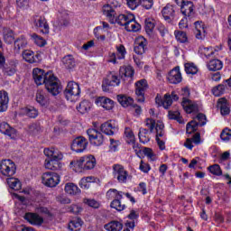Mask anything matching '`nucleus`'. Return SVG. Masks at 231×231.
Masks as SVG:
<instances>
[{
    "instance_id": "1",
    "label": "nucleus",
    "mask_w": 231,
    "mask_h": 231,
    "mask_svg": "<svg viewBox=\"0 0 231 231\" xmlns=\"http://www.w3.org/2000/svg\"><path fill=\"white\" fill-rule=\"evenodd\" d=\"M32 78L36 86L44 84L45 89L51 93L53 97H57L62 91L60 80L53 75V72H46L42 69L35 68L32 70Z\"/></svg>"
},
{
    "instance_id": "2",
    "label": "nucleus",
    "mask_w": 231,
    "mask_h": 231,
    "mask_svg": "<svg viewBox=\"0 0 231 231\" xmlns=\"http://www.w3.org/2000/svg\"><path fill=\"white\" fill-rule=\"evenodd\" d=\"M112 194H114L115 199L111 202L110 207L111 208H115L118 212L125 210V204H122V198H124V194L128 199H130L132 203H136V200L133 196H131L130 193H124L123 191H117L115 189H110L106 192V196L110 197Z\"/></svg>"
},
{
    "instance_id": "3",
    "label": "nucleus",
    "mask_w": 231,
    "mask_h": 231,
    "mask_svg": "<svg viewBox=\"0 0 231 231\" xmlns=\"http://www.w3.org/2000/svg\"><path fill=\"white\" fill-rule=\"evenodd\" d=\"M114 24H119V26H125V30L126 32H138L140 30V25L134 20V14H119Z\"/></svg>"
},
{
    "instance_id": "4",
    "label": "nucleus",
    "mask_w": 231,
    "mask_h": 231,
    "mask_svg": "<svg viewBox=\"0 0 231 231\" xmlns=\"http://www.w3.org/2000/svg\"><path fill=\"white\" fill-rule=\"evenodd\" d=\"M118 6H120L118 0H109L108 4L103 6V14L106 15V19L111 23H115L116 17H118L115 10V8H118Z\"/></svg>"
},
{
    "instance_id": "5",
    "label": "nucleus",
    "mask_w": 231,
    "mask_h": 231,
    "mask_svg": "<svg viewBox=\"0 0 231 231\" xmlns=\"http://www.w3.org/2000/svg\"><path fill=\"white\" fill-rule=\"evenodd\" d=\"M197 120V121H196ZM196 120H192L187 124L186 133L188 134H192V133H196L198 131V126L203 127L207 124V116L205 114L199 113L196 116Z\"/></svg>"
},
{
    "instance_id": "6",
    "label": "nucleus",
    "mask_w": 231,
    "mask_h": 231,
    "mask_svg": "<svg viewBox=\"0 0 231 231\" xmlns=\"http://www.w3.org/2000/svg\"><path fill=\"white\" fill-rule=\"evenodd\" d=\"M17 171V167L15 166V162L12 160H3L0 162V172L3 176H6L7 178H12L15 174Z\"/></svg>"
},
{
    "instance_id": "7",
    "label": "nucleus",
    "mask_w": 231,
    "mask_h": 231,
    "mask_svg": "<svg viewBox=\"0 0 231 231\" xmlns=\"http://www.w3.org/2000/svg\"><path fill=\"white\" fill-rule=\"evenodd\" d=\"M42 183H43L45 187L53 189V187L60 183V176L51 171L45 172L42 176Z\"/></svg>"
},
{
    "instance_id": "8",
    "label": "nucleus",
    "mask_w": 231,
    "mask_h": 231,
    "mask_svg": "<svg viewBox=\"0 0 231 231\" xmlns=\"http://www.w3.org/2000/svg\"><path fill=\"white\" fill-rule=\"evenodd\" d=\"M64 95L67 100L73 102V100H75V97H79L80 95V86L74 81L69 82L64 91Z\"/></svg>"
},
{
    "instance_id": "9",
    "label": "nucleus",
    "mask_w": 231,
    "mask_h": 231,
    "mask_svg": "<svg viewBox=\"0 0 231 231\" xmlns=\"http://www.w3.org/2000/svg\"><path fill=\"white\" fill-rule=\"evenodd\" d=\"M149 88V85L147 84V79H140L135 83V95H136V101L143 104V102H145V91H147V88Z\"/></svg>"
},
{
    "instance_id": "10",
    "label": "nucleus",
    "mask_w": 231,
    "mask_h": 231,
    "mask_svg": "<svg viewBox=\"0 0 231 231\" xmlns=\"http://www.w3.org/2000/svg\"><path fill=\"white\" fill-rule=\"evenodd\" d=\"M87 134L88 140L92 145H97V147L104 143V134L95 128H89L87 130Z\"/></svg>"
},
{
    "instance_id": "11",
    "label": "nucleus",
    "mask_w": 231,
    "mask_h": 231,
    "mask_svg": "<svg viewBox=\"0 0 231 231\" xmlns=\"http://www.w3.org/2000/svg\"><path fill=\"white\" fill-rule=\"evenodd\" d=\"M113 176L117 179L119 183H127V177L129 176V173L122 164H114Z\"/></svg>"
},
{
    "instance_id": "12",
    "label": "nucleus",
    "mask_w": 231,
    "mask_h": 231,
    "mask_svg": "<svg viewBox=\"0 0 231 231\" xmlns=\"http://www.w3.org/2000/svg\"><path fill=\"white\" fill-rule=\"evenodd\" d=\"M176 10L178 7L176 5L167 4L162 10V17L166 23H172L176 17Z\"/></svg>"
},
{
    "instance_id": "13",
    "label": "nucleus",
    "mask_w": 231,
    "mask_h": 231,
    "mask_svg": "<svg viewBox=\"0 0 231 231\" xmlns=\"http://www.w3.org/2000/svg\"><path fill=\"white\" fill-rule=\"evenodd\" d=\"M116 86H120V79L115 73L110 72L103 80L102 89L103 91H109V88Z\"/></svg>"
},
{
    "instance_id": "14",
    "label": "nucleus",
    "mask_w": 231,
    "mask_h": 231,
    "mask_svg": "<svg viewBox=\"0 0 231 231\" xmlns=\"http://www.w3.org/2000/svg\"><path fill=\"white\" fill-rule=\"evenodd\" d=\"M126 3L131 10H136L140 5H142V7L145 8V10H151L154 5L153 0H126Z\"/></svg>"
},
{
    "instance_id": "15",
    "label": "nucleus",
    "mask_w": 231,
    "mask_h": 231,
    "mask_svg": "<svg viewBox=\"0 0 231 231\" xmlns=\"http://www.w3.org/2000/svg\"><path fill=\"white\" fill-rule=\"evenodd\" d=\"M71 149L75 152H84L88 149V139L84 136L76 137L72 142Z\"/></svg>"
},
{
    "instance_id": "16",
    "label": "nucleus",
    "mask_w": 231,
    "mask_h": 231,
    "mask_svg": "<svg viewBox=\"0 0 231 231\" xmlns=\"http://www.w3.org/2000/svg\"><path fill=\"white\" fill-rule=\"evenodd\" d=\"M70 169L75 171V172H84L88 171L87 164H86V157H80L78 160H74L69 163Z\"/></svg>"
},
{
    "instance_id": "17",
    "label": "nucleus",
    "mask_w": 231,
    "mask_h": 231,
    "mask_svg": "<svg viewBox=\"0 0 231 231\" xmlns=\"http://www.w3.org/2000/svg\"><path fill=\"white\" fill-rule=\"evenodd\" d=\"M134 51L136 55H143L147 51V40L143 36H140L136 39Z\"/></svg>"
},
{
    "instance_id": "18",
    "label": "nucleus",
    "mask_w": 231,
    "mask_h": 231,
    "mask_svg": "<svg viewBox=\"0 0 231 231\" xmlns=\"http://www.w3.org/2000/svg\"><path fill=\"white\" fill-rule=\"evenodd\" d=\"M0 133H2V134H5V136H9L11 140H15L17 138V130L10 126L6 122L0 124Z\"/></svg>"
},
{
    "instance_id": "19",
    "label": "nucleus",
    "mask_w": 231,
    "mask_h": 231,
    "mask_svg": "<svg viewBox=\"0 0 231 231\" xmlns=\"http://www.w3.org/2000/svg\"><path fill=\"white\" fill-rule=\"evenodd\" d=\"M43 152L47 158H50V160H53L54 162H60L63 158L62 152H60L59 149L45 148Z\"/></svg>"
},
{
    "instance_id": "20",
    "label": "nucleus",
    "mask_w": 231,
    "mask_h": 231,
    "mask_svg": "<svg viewBox=\"0 0 231 231\" xmlns=\"http://www.w3.org/2000/svg\"><path fill=\"white\" fill-rule=\"evenodd\" d=\"M96 104L97 106H99L104 109H106V111H111V109L115 107V101L106 97H97L96 99Z\"/></svg>"
},
{
    "instance_id": "21",
    "label": "nucleus",
    "mask_w": 231,
    "mask_h": 231,
    "mask_svg": "<svg viewBox=\"0 0 231 231\" xmlns=\"http://www.w3.org/2000/svg\"><path fill=\"white\" fill-rule=\"evenodd\" d=\"M23 59L25 62H29V64H35V62H39V58L41 54H36L33 51L25 50L22 53Z\"/></svg>"
},
{
    "instance_id": "22",
    "label": "nucleus",
    "mask_w": 231,
    "mask_h": 231,
    "mask_svg": "<svg viewBox=\"0 0 231 231\" xmlns=\"http://www.w3.org/2000/svg\"><path fill=\"white\" fill-rule=\"evenodd\" d=\"M168 80L171 84H180V82H181V72H180L179 67L170 71L168 75Z\"/></svg>"
},
{
    "instance_id": "23",
    "label": "nucleus",
    "mask_w": 231,
    "mask_h": 231,
    "mask_svg": "<svg viewBox=\"0 0 231 231\" xmlns=\"http://www.w3.org/2000/svg\"><path fill=\"white\" fill-rule=\"evenodd\" d=\"M25 219L31 225L41 226L42 223H44V218H42V217L39 216L37 213H26Z\"/></svg>"
},
{
    "instance_id": "24",
    "label": "nucleus",
    "mask_w": 231,
    "mask_h": 231,
    "mask_svg": "<svg viewBox=\"0 0 231 231\" xmlns=\"http://www.w3.org/2000/svg\"><path fill=\"white\" fill-rule=\"evenodd\" d=\"M181 106L184 111H186L188 114L196 113L199 111L198 104H196L194 101H190L189 99H184L181 102Z\"/></svg>"
},
{
    "instance_id": "25",
    "label": "nucleus",
    "mask_w": 231,
    "mask_h": 231,
    "mask_svg": "<svg viewBox=\"0 0 231 231\" xmlns=\"http://www.w3.org/2000/svg\"><path fill=\"white\" fill-rule=\"evenodd\" d=\"M217 107L220 109V113L223 116L226 115H230V105H228V101L225 97H221L217 101Z\"/></svg>"
},
{
    "instance_id": "26",
    "label": "nucleus",
    "mask_w": 231,
    "mask_h": 231,
    "mask_svg": "<svg viewBox=\"0 0 231 231\" xmlns=\"http://www.w3.org/2000/svg\"><path fill=\"white\" fill-rule=\"evenodd\" d=\"M164 127L165 126L162 123H160L159 125H156V142H157L161 151H163V149H165V142H163L160 139L164 134V133H163Z\"/></svg>"
},
{
    "instance_id": "27",
    "label": "nucleus",
    "mask_w": 231,
    "mask_h": 231,
    "mask_svg": "<svg viewBox=\"0 0 231 231\" xmlns=\"http://www.w3.org/2000/svg\"><path fill=\"white\" fill-rule=\"evenodd\" d=\"M192 143H195V145H199L201 143V134L199 133H196L192 138H188L186 142L184 143V147L187 149H189L192 151L194 145Z\"/></svg>"
},
{
    "instance_id": "28",
    "label": "nucleus",
    "mask_w": 231,
    "mask_h": 231,
    "mask_svg": "<svg viewBox=\"0 0 231 231\" xmlns=\"http://www.w3.org/2000/svg\"><path fill=\"white\" fill-rule=\"evenodd\" d=\"M8 102H10L8 92L0 90V113H5L8 109Z\"/></svg>"
},
{
    "instance_id": "29",
    "label": "nucleus",
    "mask_w": 231,
    "mask_h": 231,
    "mask_svg": "<svg viewBox=\"0 0 231 231\" xmlns=\"http://www.w3.org/2000/svg\"><path fill=\"white\" fill-rule=\"evenodd\" d=\"M35 26L38 28H42V33H50V25H48V22H46V18L43 16H40L34 21Z\"/></svg>"
},
{
    "instance_id": "30",
    "label": "nucleus",
    "mask_w": 231,
    "mask_h": 231,
    "mask_svg": "<svg viewBox=\"0 0 231 231\" xmlns=\"http://www.w3.org/2000/svg\"><path fill=\"white\" fill-rule=\"evenodd\" d=\"M61 62L63 66H65L66 69H73L75 66H77V62L75 61V58L73 55L69 54L62 58Z\"/></svg>"
},
{
    "instance_id": "31",
    "label": "nucleus",
    "mask_w": 231,
    "mask_h": 231,
    "mask_svg": "<svg viewBox=\"0 0 231 231\" xmlns=\"http://www.w3.org/2000/svg\"><path fill=\"white\" fill-rule=\"evenodd\" d=\"M117 101L123 107H131L134 104V99L125 95H118Z\"/></svg>"
},
{
    "instance_id": "32",
    "label": "nucleus",
    "mask_w": 231,
    "mask_h": 231,
    "mask_svg": "<svg viewBox=\"0 0 231 231\" xmlns=\"http://www.w3.org/2000/svg\"><path fill=\"white\" fill-rule=\"evenodd\" d=\"M105 230L106 231H122L124 225L119 221L113 220L104 226Z\"/></svg>"
},
{
    "instance_id": "33",
    "label": "nucleus",
    "mask_w": 231,
    "mask_h": 231,
    "mask_svg": "<svg viewBox=\"0 0 231 231\" xmlns=\"http://www.w3.org/2000/svg\"><path fill=\"white\" fill-rule=\"evenodd\" d=\"M195 37L196 39H199V41H203L205 39V36L207 35V32H205V28L201 25L199 22H195Z\"/></svg>"
},
{
    "instance_id": "34",
    "label": "nucleus",
    "mask_w": 231,
    "mask_h": 231,
    "mask_svg": "<svg viewBox=\"0 0 231 231\" xmlns=\"http://www.w3.org/2000/svg\"><path fill=\"white\" fill-rule=\"evenodd\" d=\"M207 66L209 71H219V69H223V61L217 59L211 60Z\"/></svg>"
},
{
    "instance_id": "35",
    "label": "nucleus",
    "mask_w": 231,
    "mask_h": 231,
    "mask_svg": "<svg viewBox=\"0 0 231 231\" xmlns=\"http://www.w3.org/2000/svg\"><path fill=\"white\" fill-rule=\"evenodd\" d=\"M100 130L104 133V134H107L108 136H113V134H115L116 132V128L114 127L109 122L102 124Z\"/></svg>"
},
{
    "instance_id": "36",
    "label": "nucleus",
    "mask_w": 231,
    "mask_h": 231,
    "mask_svg": "<svg viewBox=\"0 0 231 231\" xmlns=\"http://www.w3.org/2000/svg\"><path fill=\"white\" fill-rule=\"evenodd\" d=\"M65 192L70 196H76V194H80V189L75 183L69 182L65 185Z\"/></svg>"
},
{
    "instance_id": "37",
    "label": "nucleus",
    "mask_w": 231,
    "mask_h": 231,
    "mask_svg": "<svg viewBox=\"0 0 231 231\" xmlns=\"http://www.w3.org/2000/svg\"><path fill=\"white\" fill-rule=\"evenodd\" d=\"M28 44L26 38L24 36H20L17 40L14 41V50L16 51H21V50H24Z\"/></svg>"
},
{
    "instance_id": "38",
    "label": "nucleus",
    "mask_w": 231,
    "mask_h": 231,
    "mask_svg": "<svg viewBox=\"0 0 231 231\" xmlns=\"http://www.w3.org/2000/svg\"><path fill=\"white\" fill-rule=\"evenodd\" d=\"M36 102L42 106H48V98L46 97L44 90H37Z\"/></svg>"
},
{
    "instance_id": "39",
    "label": "nucleus",
    "mask_w": 231,
    "mask_h": 231,
    "mask_svg": "<svg viewBox=\"0 0 231 231\" xmlns=\"http://www.w3.org/2000/svg\"><path fill=\"white\" fill-rule=\"evenodd\" d=\"M151 133L145 128H142L139 131V140L141 143H149L151 142Z\"/></svg>"
},
{
    "instance_id": "40",
    "label": "nucleus",
    "mask_w": 231,
    "mask_h": 231,
    "mask_svg": "<svg viewBox=\"0 0 231 231\" xmlns=\"http://www.w3.org/2000/svg\"><path fill=\"white\" fill-rule=\"evenodd\" d=\"M45 169H49V171H59L60 169V163L58 161H53L52 159L45 160Z\"/></svg>"
},
{
    "instance_id": "41",
    "label": "nucleus",
    "mask_w": 231,
    "mask_h": 231,
    "mask_svg": "<svg viewBox=\"0 0 231 231\" xmlns=\"http://www.w3.org/2000/svg\"><path fill=\"white\" fill-rule=\"evenodd\" d=\"M82 228V220L80 218H75L69 223V230L80 231Z\"/></svg>"
},
{
    "instance_id": "42",
    "label": "nucleus",
    "mask_w": 231,
    "mask_h": 231,
    "mask_svg": "<svg viewBox=\"0 0 231 231\" xmlns=\"http://www.w3.org/2000/svg\"><path fill=\"white\" fill-rule=\"evenodd\" d=\"M77 109L79 113L85 115V113H88V111L91 109V103L88 100H83L79 103V106H77Z\"/></svg>"
},
{
    "instance_id": "43",
    "label": "nucleus",
    "mask_w": 231,
    "mask_h": 231,
    "mask_svg": "<svg viewBox=\"0 0 231 231\" xmlns=\"http://www.w3.org/2000/svg\"><path fill=\"white\" fill-rule=\"evenodd\" d=\"M7 185H9L10 189H13V190H20L21 180H19L17 178H8Z\"/></svg>"
},
{
    "instance_id": "44",
    "label": "nucleus",
    "mask_w": 231,
    "mask_h": 231,
    "mask_svg": "<svg viewBox=\"0 0 231 231\" xmlns=\"http://www.w3.org/2000/svg\"><path fill=\"white\" fill-rule=\"evenodd\" d=\"M85 163L87 165V171H91L97 165V159L93 155H87L85 156Z\"/></svg>"
},
{
    "instance_id": "45",
    "label": "nucleus",
    "mask_w": 231,
    "mask_h": 231,
    "mask_svg": "<svg viewBox=\"0 0 231 231\" xmlns=\"http://www.w3.org/2000/svg\"><path fill=\"white\" fill-rule=\"evenodd\" d=\"M174 35L178 42L185 43L189 41V38L187 37V32L183 31H175Z\"/></svg>"
},
{
    "instance_id": "46",
    "label": "nucleus",
    "mask_w": 231,
    "mask_h": 231,
    "mask_svg": "<svg viewBox=\"0 0 231 231\" xmlns=\"http://www.w3.org/2000/svg\"><path fill=\"white\" fill-rule=\"evenodd\" d=\"M208 171H209V172L214 176H223V171L221 170V166H219V164L210 165L208 168Z\"/></svg>"
},
{
    "instance_id": "47",
    "label": "nucleus",
    "mask_w": 231,
    "mask_h": 231,
    "mask_svg": "<svg viewBox=\"0 0 231 231\" xmlns=\"http://www.w3.org/2000/svg\"><path fill=\"white\" fill-rule=\"evenodd\" d=\"M168 116L170 120H176L177 122H179V124H183V120H181V114H180V111L170 110Z\"/></svg>"
},
{
    "instance_id": "48",
    "label": "nucleus",
    "mask_w": 231,
    "mask_h": 231,
    "mask_svg": "<svg viewBox=\"0 0 231 231\" xmlns=\"http://www.w3.org/2000/svg\"><path fill=\"white\" fill-rule=\"evenodd\" d=\"M36 212L38 214H42V216H45V217H49L50 219H51V217H53V214L46 207H39V208H36Z\"/></svg>"
},
{
    "instance_id": "49",
    "label": "nucleus",
    "mask_w": 231,
    "mask_h": 231,
    "mask_svg": "<svg viewBox=\"0 0 231 231\" xmlns=\"http://www.w3.org/2000/svg\"><path fill=\"white\" fill-rule=\"evenodd\" d=\"M226 89V86H225L224 84H220L213 88L212 93L215 97H221V95L225 93Z\"/></svg>"
},
{
    "instance_id": "50",
    "label": "nucleus",
    "mask_w": 231,
    "mask_h": 231,
    "mask_svg": "<svg viewBox=\"0 0 231 231\" xmlns=\"http://www.w3.org/2000/svg\"><path fill=\"white\" fill-rule=\"evenodd\" d=\"M125 135L127 143H134V142L136 141L134 137V134L133 133V130H131V128L125 129Z\"/></svg>"
},
{
    "instance_id": "51",
    "label": "nucleus",
    "mask_w": 231,
    "mask_h": 231,
    "mask_svg": "<svg viewBox=\"0 0 231 231\" xmlns=\"http://www.w3.org/2000/svg\"><path fill=\"white\" fill-rule=\"evenodd\" d=\"M185 71L188 75H196L198 73V67L194 63H186Z\"/></svg>"
},
{
    "instance_id": "52",
    "label": "nucleus",
    "mask_w": 231,
    "mask_h": 231,
    "mask_svg": "<svg viewBox=\"0 0 231 231\" xmlns=\"http://www.w3.org/2000/svg\"><path fill=\"white\" fill-rule=\"evenodd\" d=\"M31 37L34 41L35 44L37 46H40V48L46 46V40H44V38H42L35 33L32 34Z\"/></svg>"
},
{
    "instance_id": "53",
    "label": "nucleus",
    "mask_w": 231,
    "mask_h": 231,
    "mask_svg": "<svg viewBox=\"0 0 231 231\" xmlns=\"http://www.w3.org/2000/svg\"><path fill=\"white\" fill-rule=\"evenodd\" d=\"M117 53V59L118 60H122V59H125V53H127V51H125V47L122 44L117 45L116 47Z\"/></svg>"
},
{
    "instance_id": "54",
    "label": "nucleus",
    "mask_w": 231,
    "mask_h": 231,
    "mask_svg": "<svg viewBox=\"0 0 231 231\" xmlns=\"http://www.w3.org/2000/svg\"><path fill=\"white\" fill-rule=\"evenodd\" d=\"M24 113L29 118H37L39 112L33 106H28L24 108Z\"/></svg>"
},
{
    "instance_id": "55",
    "label": "nucleus",
    "mask_w": 231,
    "mask_h": 231,
    "mask_svg": "<svg viewBox=\"0 0 231 231\" xmlns=\"http://www.w3.org/2000/svg\"><path fill=\"white\" fill-rule=\"evenodd\" d=\"M83 203L92 208H100V203L93 199H84Z\"/></svg>"
},
{
    "instance_id": "56",
    "label": "nucleus",
    "mask_w": 231,
    "mask_h": 231,
    "mask_svg": "<svg viewBox=\"0 0 231 231\" xmlns=\"http://www.w3.org/2000/svg\"><path fill=\"white\" fill-rule=\"evenodd\" d=\"M144 28L147 33L152 32V30H154V20L147 18L144 22Z\"/></svg>"
},
{
    "instance_id": "57",
    "label": "nucleus",
    "mask_w": 231,
    "mask_h": 231,
    "mask_svg": "<svg viewBox=\"0 0 231 231\" xmlns=\"http://www.w3.org/2000/svg\"><path fill=\"white\" fill-rule=\"evenodd\" d=\"M220 138L223 142H230L231 140V129L225 128L220 134Z\"/></svg>"
},
{
    "instance_id": "58",
    "label": "nucleus",
    "mask_w": 231,
    "mask_h": 231,
    "mask_svg": "<svg viewBox=\"0 0 231 231\" xmlns=\"http://www.w3.org/2000/svg\"><path fill=\"white\" fill-rule=\"evenodd\" d=\"M4 41L6 44H12V42H14V32L11 30L5 31L4 32Z\"/></svg>"
},
{
    "instance_id": "59",
    "label": "nucleus",
    "mask_w": 231,
    "mask_h": 231,
    "mask_svg": "<svg viewBox=\"0 0 231 231\" xmlns=\"http://www.w3.org/2000/svg\"><path fill=\"white\" fill-rule=\"evenodd\" d=\"M171 106H172V97L166 94L162 101V106L164 107V109H169Z\"/></svg>"
},
{
    "instance_id": "60",
    "label": "nucleus",
    "mask_w": 231,
    "mask_h": 231,
    "mask_svg": "<svg viewBox=\"0 0 231 231\" xmlns=\"http://www.w3.org/2000/svg\"><path fill=\"white\" fill-rule=\"evenodd\" d=\"M146 124V127H148V129H150V133H152V131H156V125H158V124L156 125V121L154 119L152 118H147L145 121Z\"/></svg>"
},
{
    "instance_id": "61",
    "label": "nucleus",
    "mask_w": 231,
    "mask_h": 231,
    "mask_svg": "<svg viewBox=\"0 0 231 231\" xmlns=\"http://www.w3.org/2000/svg\"><path fill=\"white\" fill-rule=\"evenodd\" d=\"M200 51L202 55H205V57H207V59L212 57V55L214 54V49L208 47H200Z\"/></svg>"
},
{
    "instance_id": "62",
    "label": "nucleus",
    "mask_w": 231,
    "mask_h": 231,
    "mask_svg": "<svg viewBox=\"0 0 231 231\" xmlns=\"http://www.w3.org/2000/svg\"><path fill=\"white\" fill-rule=\"evenodd\" d=\"M125 77H129L130 79H133L134 77V69H133L132 67H126L123 69Z\"/></svg>"
},
{
    "instance_id": "63",
    "label": "nucleus",
    "mask_w": 231,
    "mask_h": 231,
    "mask_svg": "<svg viewBox=\"0 0 231 231\" xmlns=\"http://www.w3.org/2000/svg\"><path fill=\"white\" fill-rule=\"evenodd\" d=\"M68 211L70 212V214H80V212H82V208L77 205H71L69 207Z\"/></svg>"
},
{
    "instance_id": "64",
    "label": "nucleus",
    "mask_w": 231,
    "mask_h": 231,
    "mask_svg": "<svg viewBox=\"0 0 231 231\" xmlns=\"http://www.w3.org/2000/svg\"><path fill=\"white\" fill-rule=\"evenodd\" d=\"M131 109H132V111H134V116H140V115H142V106H140L136 104H133L131 106Z\"/></svg>"
}]
</instances>
